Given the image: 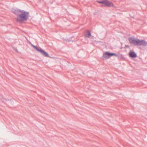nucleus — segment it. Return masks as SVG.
Here are the masks:
<instances>
[{
  "mask_svg": "<svg viewBox=\"0 0 147 147\" xmlns=\"http://www.w3.org/2000/svg\"><path fill=\"white\" fill-rule=\"evenodd\" d=\"M112 56H117V55L116 53H110L108 52H105L103 54V57L104 58L106 59H108Z\"/></svg>",
  "mask_w": 147,
  "mask_h": 147,
  "instance_id": "nucleus-4",
  "label": "nucleus"
},
{
  "mask_svg": "<svg viewBox=\"0 0 147 147\" xmlns=\"http://www.w3.org/2000/svg\"><path fill=\"white\" fill-rule=\"evenodd\" d=\"M98 3L102 4L105 6L107 7H113V4L111 2L107 0H102V1H98Z\"/></svg>",
  "mask_w": 147,
  "mask_h": 147,
  "instance_id": "nucleus-2",
  "label": "nucleus"
},
{
  "mask_svg": "<svg viewBox=\"0 0 147 147\" xmlns=\"http://www.w3.org/2000/svg\"><path fill=\"white\" fill-rule=\"evenodd\" d=\"M17 11L19 14L17 15V22L21 23L24 21L27 20L29 16L28 12L19 9Z\"/></svg>",
  "mask_w": 147,
  "mask_h": 147,
  "instance_id": "nucleus-1",
  "label": "nucleus"
},
{
  "mask_svg": "<svg viewBox=\"0 0 147 147\" xmlns=\"http://www.w3.org/2000/svg\"><path fill=\"white\" fill-rule=\"evenodd\" d=\"M128 40L129 43L135 46H138L139 40L138 39H136L135 38H128Z\"/></svg>",
  "mask_w": 147,
  "mask_h": 147,
  "instance_id": "nucleus-3",
  "label": "nucleus"
},
{
  "mask_svg": "<svg viewBox=\"0 0 147 147\" xmlns=\"http://www.w3.org/2000/svg\"><path fill=\"white\" fill-rule=\"evenodd\" d=\"M129 55L130 57L132 58H136L137 56L136 54L134 51H130L129 53Z\"/></svg>",
  "mask_w": 147,
  "mask_h": 147,
  "instance_id": "nucleus-7",
  "label": "nucleus"
},
{
  "mask_svg": "<svg viewBox=\"0 0 147 147\" xmlns=\"http://www.w3.org/2000/svg\"><path fill=\"white\" fill-rule=\"evenodd\" d=\"M39 52H40L42 55L45 57H50L49 55L45 51L41 49H40Z\"/></svg>",
  "mask_w": 147,
  "mask_h": 147,
  "instance_id": "nucleus-5",
  "label": "nucleus"
},
{
  "mask_svg": "<svg viewBox=\"0 0 147 147\" xmlns=\"http://www.w3.org/2000/svg\"><path fill=\"white\" fill-rule=\"evenodd\" d=\"M142 45L146 46L147 45V42L143 40H139L138 46Z\"/></svg>",
  "mask_w": 147,
  "mask_h": 147,
  "instance_id": "nucleus-6",
  "label": "nucleus"
},
{
  "mask_svg": "<svg viewBox=\"0 0 147 147\" xmlns=\"http://www.w3.org/2000/svg\"><path fill=\"white\" fill-rule=\"evenodd\" d=\"M91 36V34L90 32L89 31H88L87 32V36L88 37H89Z\"/></svg>",
  "mask_w": 147,
  "mask_h": 147,
  "instance_id": "nucleus-9",
  "label": "nucleus"
},
{
  "mask_svg": "<svg viewBox=\"0 0 147 147\" xmlns=\"http://www.w3.org/2000/svg\"><path fill=\"white\" fill-rule=\"evenodd\" d=\"M32 46L33 48H35L37 51L39 52L40 49L38 48L36 46H35L32 45Z\"/></svg>",
  "mask_w": 147,
  "mask_h": 147,
  "instance_id": "nucleus-8",
  "label": "nucleus"
}]
</instances>
